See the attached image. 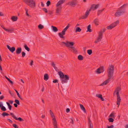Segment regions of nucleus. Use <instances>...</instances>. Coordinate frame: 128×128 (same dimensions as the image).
Wrapping results in <instances>:
<instances>
[{"label":"nucleus","instance_id":"1","mask_svg":"<svg viewBox=\"0 0 128 128\" xmlns=\"http://www.w3.org/2000/svg\"><path fill=\"white\" fill-rule=\"evenodd\" d=\"M62 45L65 46L67 48H69L72 49L71 51L74 53H76V50L74 47L72 46L74 44L73 42H70L68 41H66V42H62Z\"/></svg>","mask_w":128,"mask_h":128},{"label":"nucleus","instance_id":"2","mask_svg":"<svg viewBox=\"0 0 128 128\" xmlns=\"http://www.w3.org/2000/svg\"><path fill=\"white\" fill-rule=\"evenodd\" d=\"M66 0H60L57 2L56 5V15H58L61 12V10L62 8L61 4H63L65 2Z\"/></svg>","mask_w":128,"mask_h":128},{"label":"nucleus","instance_id":"3","mask_svg":"<svg viewBox=\"0 0 128 128\" xmlns=\"http://www.w3.org/2000/svg\"><path fill=\"white\" fill-rule=\"evenodd\" d=\"M121 90V88L120 86L116 88L114 93V95L116 93L117 95V101L116 102V104L118 106V107H119V106L120 104V102L121 101V99L120 98L119 94V92Z\"/></svg>","mask_w":128,"mask_h":128},{"label":"nucleus","instance_id":"4","mask_svg":"<svg viewBox=\"0 0 128 128\" xmlns=\"http://www.w3.org/2000/svg\"><path fill=\"white\" fill-rule=\"evenodd\" d=\"M125 5H124L119 8L117 10L114 14L116 16H119L124 14L125 12V8H124Z\"/></svg>","mask_w":128,"mask_h":128},{"label":"nucleus","instance_id":"5","mask_svg":"<svg viewBox=\"0 0 128 128\" xmlns=\"http://www.w3.org/2000/svg\"><path fill=\"white\" fill-rule=\"evenodd\" d=\"M107 72L108 74V77L111 78H113L112 77L114 73V67L112 65H111L109 66Z\"/></svg>","mask_w":128,"mask_h":128},{"label":"nucleus","instance_id":"6","mask_svg":"<svg viewBox=\"0 0 128 128\" xmlns=\"http://www.w3.org/2000/svg\"><path fill=\"white\" fill-rule=\"evenodd\" d=\"M105 29H103L100 30L98 34V37L95 40L94 42L96 44L98 42L101 41L102 37L103 34L105 32Z\"/></svg>","mask_w":128,"mask_h":128},{"label":"nucleus","instance_id":"7","mask_svg":"<svg viewBox=\"0 0 128 128\" xmlns=\"http://www.w3.org/2000/svg\"><path fill=\"white\" fill-rule=\"evenodd\" d=\"M24 2L28 6L32 8L36 7V3L33 0H24Z\"/></svg>","mask_w":128,"mask_h":128},{"label":"nucleus","instance_id":"8","mask_svg":"<svg viewBox=\"0 0 128 128\" xmlns=\"http://www.w3.org/2000/svg\"><path fill=\"white\" fill-rule=\"evenodd\" d=\"M119 21L117 20L116 22H114L110 25L106 27V28L108 30H111L113 28L119 24Z\"/></svg>","mask_w":128,"mask_h":128},{"label":"nucleus","instance_id":"9","mask_svg":"<svg viewBox=\"0 0 128 128\" xmlns=\"http://www.w3.org/2000/svg\"><path fill=\"white\" fill-rule=\"evenodd\" d=\"M69 76L66 75H65L64 78H61L60 80L61 83L62 84H64L67 83L68 80H69Z\"/></svg>","mask_w":128,"mask_h":128},{"label":"nucleus","instance_id":"10","mask_svg":"<svg viewBox=\"0 0 128 128\" xmlns=\"http://www.w3.org/2000/svg\"><path fill=\"white\" fill-rule=\"evenodd\" d=\"M10 114L11 115L12 117L13 118L16 120H18L20 121H24L23 119H22L21 118L19 117L18 118L12 112L10 113Z\"/></svg>","mask_w":128,"mask_h":128},{"label":"nucleus","instance_id":"11","mask_svg":"<svg viewBox=\"0 0 128 128\" xmlns=\"http://www.w3.org/2000/svg\"><path fill=\"white\" fill-rule=\"evenodd\" d=\"M104 71L103 66H100L97 69L96 72L98 74H100L103 72Z\"/></svg>","mask_w":128,"mask_h":128},{"label":"nucleus","instance_id":"12","mask_svg":"<svg viewBox=\"0 0 128 128\" xmlns=\"http://www.w3.org/2000/svg\"><path fill=\"white\" fill-rule=\"evenodd\" d=\"M65 32H66L63 30L62 32L59 33H58V35L59 37L61 38L64 39V37L63 36L65 34Z\"/></svg>","mask_w":128,"mask_h":128},{"label":"nucleus","instance_id":"13","mask_svg":"<svg viewBox=\"0 0 128 128\" xmlns=\"http://www.w3.org/2000/svg\"><path fill=\"white\" fill-rule=\"evenodd\" d=\"M90 11V10H87L86 12H85V15L84 16H82V19L86 18L88 16Z\"/></svg>","mask_w":128,"mask_h":128},{"label":"nucleus","instance_id":"14","mask_svg":"<svg viewBox=\"0 0 128 128\" xmlns=\"http://www.w3.org/2000/svg\"><path fill=\"white\" fill-rule=\"evenodd\" d=\"M76 0H73L71 2H69V4L73 7H74L76 4Z\"/></svg>","mask_w":128,"mask_h":128},{"label":"nucleus","instance_id":"15","mask_svg":"<svg viewBox=\"0 0 128 128\" xmlns=\"http://www.w3.org/2000/svg\"><path fill=\"white\" fill-rule=\"evenodd\" d=\"M111 78H110L108 77V79L104 81L100 85V86H102L106 84L110 81V79Z\"/></svg>","mask_w":128,"mask_h":128},{"label":"nucleus","instance_id":"16","mask_svg":"<svg viewBox=\"0 0 128 128\" xmlns=\"http://www.w3.org/2000/svg\"><path fill=\"white\" fill-rule=\"evenodd\" d=\"M50 115L51 116V117L52 118V120L54 121V119L55 120H56L54 116V115L52 112L51 110H50Z\"/></svg>","mask_w":128,"mask_h":128},{"label":"nucleus","instance_id":"17","mask_svg":"<svg viewBox=\"0 0 128 128\" xmlns=\"http://www.w3.org/2000/svg\"><path fill=\"white\" fill-rule=\"evenodd\" d=\"M58 74L60 76V77L61 78H64L65 75H64L63 73L61 71L58 72Z\"/></svg>","mask_w":128,"mask_h":128},{"label":"nucleus","instance_id":"18","mask_svg":"<svg viewBox=\"0 0 128 128\" xmlns=\"http://www.w3.org/2000/svg\"><path fill=\"white\" fill-rule=\"evenodd\" d=\"M22 51V49L20 48H18L16 50V53L17 54H20Z\"/></svg>","mask_w":128,"mask_h":128},{"label":"nucleus","instance_id":"19","mask_svg":"<svg viewBox=\"0 0 128 128\" xmlns=\"http://www.w3.org/2000/svg\"><path fill=\"white\" fill-rule=\"evenodd\" d=\"M94 22L96 26H98L99 24V21L98 20L97 18H96L94 21Z\"/></svg>","mask_w":128,"mask_h":128},{"label":"nucleus","instance_id":"20","mask_svg":"<svg viewBox=\"0 0 128 128\" xmlns=\"http://www.w3.org/2000/svg\"><path fill=\"white\" fill-rule=\"evenodd\" d=\"M11 19L13 22L16 21L18 19V17L16 16H12L11 17Z\"/></svg>","mask_w":128,"mask_h":128},{"label":"nucleus","instance_id":"21","mask_svg":"<svg viewBox=\"0 0 128 128\" xmlns=\"http://www.w3.org/2000/svg\"><path fill=\"white\" fill-rule=\"evenodd\" d=\"M51 27L52 28V30L54 32H56L58 31V30L56 27L53 26H52Z\"/></svg>","mask_w":128,"mask_h":128},{"label":"nucleus","instance_id":"22","mask_svg":"<svg viewBox=\"0 0 128 128\" xmlns=\"http://www.w3.org/2000/svg\"><path fill=\"white\" fill-rule=\"evenodd\" d=\"M79 105L81 110H82L84 112L86 113V111L85 108L81 104H80Z\"/></svg>","mask_w":128,"mask_h":128},{"label":"nucleus","instance_id":"23","mask_svg":"<svg viewBox=\"0 0 128 128\" xmlns=\"http://www.w3.org/2000/svg\"><path fill=\"white\" fill-rule=\"evenodd\" d=\"M48 76L47 74H45L44 75V79L46 80H47L48 78Z\"/></svg>","mask_w":128,"mask_h":128},{"label":"nucleus","instance_id":"24","mask_svg":"<svg viewBox=\"0 0 128 128\" xmlns=\"http://www.w3.org/2000/svg\"><path fill=\"white\" fill-rule=\"evenodd\" d=\"M54 121H53V125L54 126V128H58L56 126L57 122L56 120L54 119Z\"/></svg>","mask_w":128,"mask_h":128},{"label":"nucleus","instance_id":"25","mask_svg":"<svg viewBox=\"0 0 128 128\" xmlns=\"http://www.w3.org/2000/svg\"><path fill=\"white\" fill-rule=\"evenodd\" d=\"M95 6V4H92L89 10H90V11L91 10H95V8H94Z\"/></svg>","mask_w":128,"mask_h":128},{"label":"nucleus","instance_id":"26","mask_svg":"<svg viewBox=\"0 0 128 128\" xmlns=\"http://www.w3.org/2000/svg\"><path fill=\"white\" fill-rule=\"evenodd\" d=\"M91 26L90 24H89L87 27V32H92V30L90 29Z\"/></svg>","mask_w":128,"mask_h":128},{"label":"nucleus","instance_id":"27","mask_svg":"<svg viewBox=\"0 0 128 128\" xmlns=\"http://www.w3.org/2000/svg\"><path fill=\"white\" fill-rule=\"evenodd\" d=\"M81 30V29L79 27H77L76 29L75 32H80Z\"/></svg>","mask_w":128,"mask_h":128},{"label":"nucleus","instance_id":"28","mask_svg":"<svg viewBox=\"0 0 128 128\" xmlns=\"http://www.w3.org/2000/svg\"><path fill=\"white\" fill-rule=\"evenodd\" d=\"M4 29L6 31L8 32H11L13 30V29H7L5 28H4Z\"/></svg>","mask_w":128,"mask_h":128},{"label":"nucleus","instance_id":"29","mask_svg":"<svg viewBox=\"0 0 128 128\" xmlns=\"http://www.w3.org/2000/svg\"><path fill=\"white\" fill-rule=\"evenodd\" d=\"M15 50V48L14 47H12L11 48H10V49L9 50L11 52L13 53Z\"/></svg>","mask_w":128,"mask_h":128},{"label":"nucleus","instance_id":"30","mask_svg":"<svg viewBox=\"0 0 128 128\" xmlns=\"http://www.w3.org/2000/svg\"><path fill=\"white\" fill-rule=\"evenodd\" d=\"M2 115L4 117H5L6 116H8L9 114L6 112H4L2 114Z\"/></svg>","mask_w":128,"mask_h":128},{"label":"nucleus","instance_id":"31","mask_svg":"<svg viewBox=\"0 0 128 128\" xmlns=\"http://www.w3.org/2000/svg\"><path fill=\"white\" fill-rule=\"evenodd\" d=\"M6 104H7L8 108L10 110H12V106L10 105V104L8 102H6Z\"/></svg>","mask_w":128,"mask_h":128},{"label":"nucleus","instance_id":"32","mask_svg":"<svg viewBox=\"0 0 128 128\" xmlns=\"http://www.w3.org/2000/svg\"><path fill=\"white\" fill-rule=\"evenodd\" d=\"M78 59L80 60H82L83 59V57L81 55H79L78 56Z\"/></svg>","mask_w":128,"mask_h":128},{"label":"nucleus","instance_id":"33","mask_svg":"<svg viewBox=\"0 0 128 128\" xmlns=\"http://www.w3.org/2000/svg\"><path fill=\"white\" fill-rule=\"evenodd\" d=\"M1 110L3 111H5L6 110V109L4 106L3 105H2L1 107L0 108Z\"/></svg>","mask_w":128,"mask_h":128},{"label":"nucleus","instance_id":"34","mask_svg":"<svg viewBox=\"0 0 128 128\" xmlns=\"http://www.w3.org/2000/svg\"><path fill=\"white\" fill-rule=\"evenodd\" d=\"M24 47L25 48V49L27 51L29 52L30 50V49L28 46L27 45L25 44L24 45Z\"/></svg>","mask_w":128,"mask_h":128},{"label":"nucleus","instance_id":"35","mask_svg":"<svg viewBox=\"0 0 128 128\" xmlns=\"http://www.w3.org/2000/svg\"><path fill=\"white\" fill-rule=\"evenodd\" d=\"M70 26V24H68L66 26L63 30L66 32Z\"/></svg>","mask_w":128,"mask_h":128},{"label":"nucleus","instance_id":"36","mask_svg":"<svg viewBox=\"0 0 128 128\" xmlns=\"http://www.w3.org/2000/svg\"><path fill=\"white\" fill-rule=\"evenodd\" d=\"M70 26V24H68L66 26L63 30L66 32Z\"/></svg>","mask_w":128,"mask_h":128},{"label":"nucleus","instance_id":"37","mask_svg":"<svg viewBox=\"0 0 128 128\" xmlns=\"http://www.w3.org/2000/svg\"><path fill=\"white\" fill-rule=\"evenodd\" d=\"M38 28L39 29H41L44 28V26L41 24H40L38 25Z\"/></svg>","mask_w":128,"mask_h":128},{"label":"nucleus","instance_id":"38","mask_svg":"<svg viewBox=\"0 0 128 128\" xmlns=\"http://www.w3.org/2000/svg\"><path fill=\"white\" fill-rule=\"evenodd\" d=\"M87 52V53L89 55H91L92 53V50H88Z\"/></svg>","mask_w":128,"mask_h":128},{"label":"nucleus","instance_id":"39","mask_svg":"<svg viewBox=\"0 0 128 128\" xmlns=\"http://www.w3.org/2000/svg\"><path fill=\"white\" fill-rule=\"evenodd\" d=\"M104 8L102 10H98V15H99L104 10Z\"/></svg>","mask_w":128,"mask_h":128},{"label":"nucleus","instance_id":"40","mask_svg":"<svg viewBox=\"0 0 128 128\" xmlns=\"http://www.w3.org/2000/svg\"><path fill=\"white\" fill-rule=\"evenodd\" d=\"M108 120L110 122H112L114 121V119L112 118H110L108 119Z\"/></svg>","mask_w":128,"mask_h":128},{"label":"nucleus","instance_id":"41","mask_svg":"<svg viewBox=\"0 0 128 128\" xmlns=\"http://www.w3.org/2000/svg\"><path fill=\"white\" fill-rule=\"evenodd\" d=\"M51 64L52 66L56 70L57 68V67L55 66V64L53 62H52V64Z\"/></svg>","mask_w":128,"mask_h":128},{"label":"nucleus","instance_id":"42","mask_svg":"<svg viewBox=\"0 0 128 128\" xmlns=\"http://www.w3.org/2000/svg\"><path fill=\"white\" fill-rule=\"evenodd\" d=\"M15 102L16 103V104H18V105H20V102L18 100L16 99L15 100Z\"/></svg>","mask_w":128,"mask_h":128},{"label":"nucleus","instance_id":"43","mask_svg":"<svg viewBox=\"0 0 128 128\" xmlns=\"http://www.w3.org/2000/svg\"><path fill=\"white\" fill-rule=\"evenodd\" d=\"M51 3L50 1V0H48L46 3L47 6H48Z\"/></svg>","mask_w":128,"mask_h":128},{"label":"nucleus","instance_id":"44","mask_svg":"<svg viewBox=\"0 0 128 128\" xmlns=\"http://www.w3.org/2000/svg\"><path fill=\"white\" fill-rule=\"evenodd\" d=\"M42 10L45 12L47 13L48 12V10L46 9L45 8H42Z\"/></svg>","mask_w":128,"mask_h":128},{"label":"nucleus","instance_id":"45","mask_svg":"<svg viewBox=\"0 0 128 128\" xmlns=\"http://www.w3.org/2000/svg\"><path fill=\"white\" fill-rule=\"evenodd\" d=\"M99 5H100L99 4H98L96 5H95L94 8H95V10H96L98 8Z\"/></svg>","mask_w":128,"mask_h":128},{"label":"nucleus","instance_id":"46","mask_svg":"<svg viewBox=\"0 0 128 128\" xmlns=\"http://www.w3.org/2000/svg\"><path fill=\"white\" fill-rule=\"evenodd\" d=\"M96 96L100 98L102 96V95L101 94H97L96 95Z\"/></svg>","mask_w":128,"mask_h":128},{"label":"nucleus","instance_id":"47","mask_svg":"<svg viewBox=\"0 0 128 128\" xmlns=\"http://www.w3.org/2000/svg\"><path fill=\"white\" fill-rule=\"evenodd\" d=\"M22 57H24L26 55V53L24 52H22Z\"/></svg>","mask_w":128,"mask_h":128},{"label":"nucleus","instance_id":"48","mask_svg":"<svg viewBox=\"0 0 128 128\" xmlns=\"http://www.w3.org/2000/svg\"><path fill=\"white\" fill-rule=\"evenodd\" d=\"M12 126L15 128H18V126L15 124H13Z\"/></svg>","mask_w":128,"mask_h":128},{"label":"nucleus","instance_id":"49","mask_svg":"<svg viewBox=\"0 0 128 128\" xmlns=\"http://www.w3.org/2000/svg\"><path fill=\"white\" fill-rule=\"evenodd\" d=\"M107 128H113L114 127V126L113 125H112L110 126H107Z\"/></svg>","mask_w":128,"mask_h":128},{"label":"nucleus","instance_id":"50","mask_svg":"<svg viewBox=\"0 0 128 128\" xmlns=\"http://www.w3.org/2000/svg\"><path fill=\"white\" fill-rule=\"evenodd\" d=\"M26 14L27 16H30L29 14L28 13V10L26 9Z\"/></svg>","mask_w":128,"mask_h":128},{"label":"nucleus","instance_id":"51","mask_svg":"<svg viewBox=\"0 0 128 128\" xmlns=\"http://www.w3.org/2000/svg\"><path fill=\"white\" fill-rule=\"evenodd\" d=\"M89 128H93V125L90 123Z\"/></svg>","mask_w":128,"mask_h":128},{"label":"nucleus","instance_id":"52","mask_svg":"<svg viewBox=\"0 0 128 128\" xmlns=\"http://www.w3.org/2000/svg\"><path fill=\"white\" fill-rule=\"evenodd\" d=\"M7 120L10 123H12V121L10 119H7Z\"/></svg>","mask_w":128,"mask_h":128},{"label":"nucleus","instance_id":"53","mask_svg":"<svg viewBox=\"0 0 128 128\" xmlns=\"http://www.w3.org/2000/svg\"><path fill=\"white\" fill-rule=\"evenodd\" d=\"M58 82V80H53V82L54 83H56Z\"/></svg>","mask_w":128,"mask_h":128},{"label":"nucleus","instance_id":"54","mask_svg":"<svg viewBox=\"0 0 128 128\" xmlns=\"http://www.w3.org/2000/svg\"><path fill=\"white\" fill-rule=\"evenodd\" d=\"M114 114H112V113H111L110 115L109 116L110 117H114Z\"/></svg>","mask_w":128,"mask_h":128},{"label":"nucleus","instance_id":"55","mask_svg":"<svg viewBox=\"0 0 128 128\" xmlns=\"http://www.w3.org/2000/svg\"><path fill=\"white\" fill-rule=\"evenodd\" d=\"M4 96H0V100H2L4 98Z\"/></svg>","mask_w":128,"mask_h":128},{"label":"nucleus","instance_id":"56","mask_svg":"<svg viewBox=\"0 0 128 128\" xmlns=\"http://www.w3.org/2000/svg\"><path fill=\"white\" fill-rule=\"evenodd\" d=\"M71 120V121L70 122V123H72V124H73V123H74V122H73V120L72 119V118H70Z\"/></svg>","mask_w":128,"mask_h":128},{"label":"nucleus","instance_id":"57","mask_svg":"<svg viewBox=\"0 0 128 128\" xmlns=\"http://www.w3.org/2000/svg\"><path fill=\"white\" fill-rule=\"evenodd\" d=\"M15 90L16 91V93L17 94L18 96V97H19V96L20 95L19 93H18V92L16 90Z\"/></svg>","mask_w":128,"mask_h":128},{"label":"nucleus","instance_id":"58","mask_svg":"<svg viewBox=\"0 0 128 128\" xmlns=\"http://www.w3.org/2000/svg\"><path fill=\"white\" fill-rule=\"evenodd\" d=\"M70 111V110L68 108H67L66 110V112H68Z\"/></svg>","mask_w":128,"mask_h":128},{"label":"nucleus","instance_id":"59","mask_svg":"<svg viewBox=\"0 0 128 128\" xmlns=\"http://www.w3.org/2000/svg\"><path fill=\"white\" fill-rule=\"evenodd\" d=\"M33 60H32L30 63V65L31 66H32V65L33 64Z\"/></svg>","mask_w":128,"mask_h":128},{"label":"nucleus","instance_id":"60","mask_svg":"<svg viewBox=\"0 0 128 128\" xmlns=\"http://www.w3.org/2000/svg\"><path fill=\"white\" fill-rule=\"evenodd\" d=\"M8 101L11 104H12L13 102V101L12 100H9Z\"/></svg>","mask_w":128,"mask_h":128},{"label":"nucleus","instance_id":"61","mask_svg":"<svg viewBox=\"0 0 128 128\" xmlns=\"http://www.w3.org/2000/svg\"><path fill=\"white\" fill-rule=\"evenodd\" d=\"M14 105L15 107L16 108L17 107V106H18L17 104L16 103H14Z\"/></svg>","mask_w":128,"mask_h":128},{"label":"nucleus","instance_id":"62","mask_svg":"<svg viewBox=\"0 0 128 128\" xmlns=\"http://www.w3.org/2000/svg\"><path fill=\"white\" fill-rule=\"evenodd\" d=\"M2 105H3V104L2 103V102H0V108L1 107Z\"/></svg>","mask_w":128,"mask_h":128},{"label":"nucleus","instance_id":"63","mask_svg":"<svg viewBox=\"0 0 128 128\" xmlns=\"http://www.w3.org/2000/svg\"><path fill=\"white\" fill-rule=\"evenodd\" d=\"M4 16V14L2 12H0V16Z\"/></svg>","mask_w":128,"mask_h":128},{"label":"nucleus","instance_id":"64","mask_svg":"<svg viewBox=\"0 0 128 128\" xmlns=\"http://www.w3.org/2000/svg\"><path fill=\"white\" fill-rule=\"evenodd\" d=\"M41 6L42 7H44V4H43V2H41Z\"/></svg>","mask_w":128,"mask_h":128}]
</instances>
